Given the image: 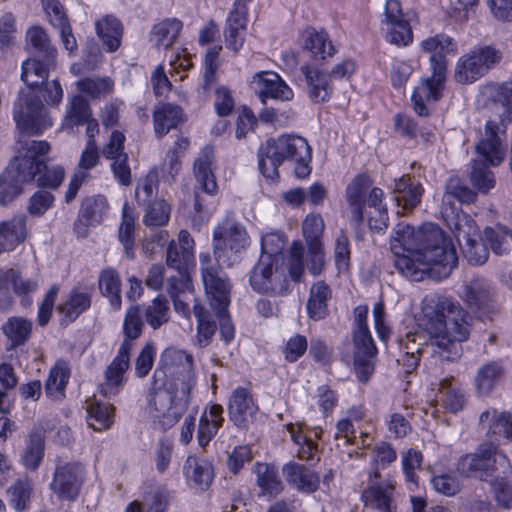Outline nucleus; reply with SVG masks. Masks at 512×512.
Masks as SVG:
<instances>
[{
    "mask_svg": "<svg viewBox=\"0 0 512 512\" xmlns=\"http://www.w3.org/2000/svg\"><path fill=\"white\" fill-rule=\"evenodd\" d=\"M391 250L395 268L411 281L446 278L457 265L451 240L433 223H425L418 230L398 223L393 230Z\"/></svg>",
    "mask_w": 512,
    "mask_h": 512,
    "instance_id": "f257e3e1",
    "label": "nucleus"
},
{
    "mask_svg": "<svg viewBox=\"0 0 512 512\" xmlns=\"http://www.w3.org/2000/svg\"><path fill=\"white\" fill-rule=\"evenodd\" d=\"M472 317L452 299L444 298L437 304V311L425 323L424 331L407 333L400 339L399 346L404 352L402 364L406 371L414 370L419 364L423 346L431 347V353L441 361L455 362L460 359L462 343L469 337Z\"/></svg>",
    "mask_w": 512,
    "mask_h": 512,
    "instance_id": "f03ea898",
    "label": "nucleus"
},
{
    "mask_svg": "<svg viewBox=\"0 0 512 512\" xmlns=\"http://www.w3.org/2000/svg\"><path fill=\"white\" fill-rule=\"evenodd\" d=\"M159 365L163 372L156 370L154 379L160 373L167 379L163 386L154 387L147 398V411L162 428L174 426L186 412L192 389L196 385L193 357L184 350L169 347L161 356Z\"/></svg>",
    "mask_w": 512,
    "mask_h": 512,
    "instance_id": "7ed1b4c3",
    "label": "nucleus"
},
{
    "mask_svg": "<svg viewBox=\"0 0 512 512\" xmlns=\"http://www.w3.org/2000/svg\"><path fill=\"white\" fill-rule=\"evenodd\" d=\"M492 97L484 134L475 145L480 159L472 162L470 175L473 185L483 193L488 192L495 184L493 173L487 167L500 165L506 155L504 139L507 125L512 123V83L497 86Z\"/></svg>",
    "mask_w": 512,
    "mask_h": 512,
    "instance_id": "20e7f679",
    "label": "nucleus"
},
{
    "mask_svg": "<svg viewBox=\"0 0 512 512\" xmlns=\"http://www.w3.org/2000/svg\"><path fill=\"white\" fill-rule=\"evenodd\" d=\"M13 116L20 134L15 144V154L5 170L16 181L29 183L37 179L45 168V155L50 145L46 141L32 140L27 136L41 134L53 122L45 107L28 99L14 106Z\"/></svg>",
    "mask_w": 512,
    "mask_h": 512,
    "instance_id": "39448f33",
    "label": "nucleus"
},
{
    "mask_svg": "<svg viewBox=\"0 0 512 512\" xmlns=\"http://www.w3.org/2000/svg\"><path fill=\"white\" fill-rule=\"evenodd\" d=\"M419 50L421 54L429 55L432 74L423 79L414 89L411 100L414 111L420 116H427V104L436 102L442 97L447 72V56L456 55L458 45L453 38L440 33L421 40Z\"/></svg>",
    "mask_w": 512,
    "mask_h": 512,
    "instance_id": "423d86ee",
    "label": "nucleus"
},
{
    "mask_svg": "<svg viewBox=\"0 0 512 512\" xmlns=\"http://www.w3.org/2000/svg\"><path fill=\"white\" fill-rule=\"evenodd\" d=\"M311 148L307 140L297 135L283 134L266 140L258 150V165L264 177L275 180L279 176L278 168L284 162L294 165L298 178L311 173Z\"/></svg>",
    "mask_w": 512,
    "mask_h": 512,
    "instance_id": "0eeeda50",
    "label": "nucleus"
},
{
    "mask_svg": "<svg viewBox=\"0 0 512 512\" xmlns=\"http://www.w3.org/2000/svg\"><path fill=\"white\" fill-rule=\"evenodd\" d=\"M459 469L491 485L499 486L512 475L508 457L492 444H483L475 453L462 457Z\"/></svg>",
    "mask_w": 512,
    "mask_h": 512,
    "instance_id": "6e6552de",
    "label": "nucleus"
},
{
    "mask_svg": "<svg viewBox=\"0 0 512 512\" xmlns=\"http://www.w3.org/2000/svg\"><path fill=\"white\" fill-rule=\"evenodd\" d=\"M249 245L245 227L232 218H225L213 231L215 258L223 264L231 265Z\"/></svg>",
    "mask_w": 512,
    "mask_h": 512,
    "instance_id": "1a4fd4ad",
    "label": "nucleus"
},
{
    "mask_svg": "<svg viewBox=\"0 0 512 512\" xmlns=\"http://www.w3.org/2000/svg\"><path fill=\"white\" fill-rule=\"evenodd\" d=\"M447 224L467 261L475 266L484 264L489 253L485 245L479 241V228L475 220L470 215L461 212L448 219Z\"/></svg>",
    "mask_w": 512,
    "mask_h": 512,
    "instance_id": "9d476101",
    "label": "nucleus"
},
{
    "mask_svg": "<svg viewBox=\"0 0 512 512\" xmlns=\"http://www.w3.org/2000/svg\"><path fill=\"white\" fill-rule=\"evenodd\" d=\"M249 283L260 294L285 295L288 292V280L282 264L266 256H260L251 271Z\"/></svg>",
    "mask_w": 512,
    "mask_h": 512,
    "instance_id": "9b49d317",
    "label": "nucleus"
},
{
    "mask_svg": "<svg viewBox=\"0 0 512 512\" xmlns=\"http://www.w3.org/2000/svg\"><path fill=\"white\" fill-rule=\"evenodd\" d=\"M380 29L391 44L407 46L413 41L411 26L399 0H386L380 17Z\"/></svg>",
    "mask_w": 512,
    "mask_h": 512,
    "instance_id": "f8f14e48",
    "label": "nucleus"
},
{
    "mask_svg": "<svg viewBox=\"0 0 512 512\" xmlns=\"http://www.w3.org/2000/svg\"><path fill=\"white\" fill-rule=\"evenodd\" d=\"M394 490L395 482L392 479H381L378 471H370L367 486L361 493V500L366 507L380 512H395Z\"/></svg>",
    "mask_w": 512,
    "mask_h": 512,
    "instance_id": "ddd939ff",
    "label": "nucleus"
},
{
    "mask_svg": "<svg viewBox=\"0 0 512 512\" xmlns=\"http://www.w3.org/2000/svg\"><path fill=\"white\" fill-rule=\"evenodd\" d=\"M83 482V466L79 463H64L55 469L51 489L61 499L74 500Z\"/></svg>",
    "mask_w": 512,
    "mask_h": 512,
    "instance_id": "4468645a",
    "label": "nucleus"
},
{
    "mask_svg": "<svg viewBox=\"0 0 512 512\" xmlns=\"http://www.w3.org/2000/svg\"><path fill=\"white\" fill-rule=\"evenodd\" d=\"M100 162V154L95 139H88L81 152L77 168L71 176L65 200L71 202L77 195L80 187L91 178V170Z\"/></svg>",
    "mask_w": 512,
    "mask_h": 512,
    "instance_id": "2eb2a0df",
    "label": "nucleus"
},
{
    "mask_svg": "<svg viewBox=\"0 0 512 512\" xmlns=\"http://www.w3.org/2000/svg\"><path fill=\"white\" fill-rule=\"evenodd\" d=\"M202 280L208 301L227 302V292H231V284L221 275L217 267L212 264L209 253H200Z\"/></svg>",
    "mask_w": 512,
    "mask_h": 512,
    "instance_id": "dca6fc26",
    "label": "nucleus"
},
{
    "mask_svg": "<svg viewBox=\"0 0 512 512\" xmlns=\"http://www.w3.org/2000/svg\"><path fill=\"white\" fill-rule=\"evenodd\" d=\"M130 365V352L128 344L120 345L118 353L104 372V382L100 385L101 393L106 397L116 395L125 385Z\"/></svg>",
    "mask_w": 512,
    "mask_h": 512,
    "instance_id": "f3484780",
    "label": "nucleus"
},
{
    "mask_svg": "<svg viewBox=\"0 0 512 512\" xmlns=\"http://www.w3.org/2000/svg\"><path fill=\"white\" fill-rule=\"evenodd\" d=\"M252 84L263 104L268 98L278 101H290L294 97L293 90L275 72H260L253 77Z\"/></svg>",
    "mask_w": 512,
    "mask_h": 512,
    "instance_id": "a211bd4d",
    "label": "nucleus"
},
{
    "mask_svg": "<svg viewBox=\"0 0 512 512\" xmlns=\"http://www.w3.org/2000/svg\"><path fill=\"white\" fill-rule=\"evenodd\" d=\"M466 304L475 310L489 312L497 304V292L487 280L476 278L463 287L461 294Z\"/></svg>",
    "mask_w": 512,
    "mask_h": 512,
    "instance_id": "6ab92c4d",
    "label": "nucleus"
},
{
    "mask_svg": "<svg viewBox=\"0 0 512 512\" xmlns=\"http://www.w3.org/2000/svg\"><path fill=\"white\" fill-rule=\"evenodd\" d=\"M372 186V179L366 173L357 174L345 189V200L349 206L351 222L359 226L364 219L365 199Z\"/></svg>",
    "mask_w": 512,
    "mask_h": 512,
    "instance_id": "aec40b11",
    "label": "nucleus"
},
{
    "mask_svg": "<svg viewBox=\"0 0 512 512\" xmlns=\"http://www.w3.org/2000/svg\"><path fill=\"white\" fill-rule=\"evenodd\" d=\"M300 71L309 99L316 104L329 101L333 94V83L328 73L308 64L302 65Z\"/></svg>",
    "mask_w": 512,
    "mask_h": 512,
    "instance_id": "412c9836",
    "label": "nucleus"
},
{
    "mask_svg": "<svg viewBox=\"0 0 512 512\" xmlns=\"http://www.w3.org/2000/svg\"><path fill=\"white\" fill-rule=\"evenodd\" d=\"M183 475L190 487L203 491L214 479V467L207 458L189 455L183 465Z\"/></svg>",
    "mask_w": 512,
    "mask_h": 512,
    "instance_id": "4be33fe9",
    "label": "nucleus"
},
{
    "mask_svg": "<svg viewBox=\"0 0 512 512\" xmlns=\"http://www.w3.org/2000/svg\"><path fill=\"white\" fill-rule=\"evenodd\" d=\"M194 260V240L187 230H181L178 241L172 240L166 250V263L176 270H187Z\"/></svg>",
    "mask_w": 512,
    "mask_h": 512,
    "instance_id": "5701e85b",
    "label": "nucleus"
},
{
    "mask_svg": "<svg viewBox=\"0 0 512 512\" xmlns=\"http://www.w3.org/2000/svg\"><path fill=\"white\" fill-rule=\"evenodd\" d=\"M258 411V406L251 392L244 387H237L231 394L228 412L231 421L239 427L245 426L249 418Z\"/></svg>",
    "mask_w": 512,
    "mask_h": 512,
    "instance_id": "b1692460",
    "label": "nucleus"
},
{
    "mask_svg": "<svg viewBox=\"0 0 512 512\" xmlns=\"http://www.w3.org/2000/svg\"><path fill=\"white\" fill-rule=\"evenodd\" d=\"M429 399L434 405L440 404L445 410L455 413L463 408L465 398L459 384L452 378L442 379L438 383L437 392L431 391Z\"/></svg>",
    "mask_w": 512,
    "mask_h": 512,
    "instance_id": "393cba45",
    "label": "nucleus"
},
{
    "mask_svg": "<svg viewBox=\"0 0 512 512\" xmlns=\"http://www.w3.org/2000/svg\"><path fill=\"white\" fill-rule=\"evenodd\" d=\"M48 77V63H43L36 59H27L22 63V73L21 79L30 89L28 93L20 92V96L18 102L15 104H19L20 101L22 103L25 102V99L29 101L39 102L43 107L42 102L37 99L36 95L31 91L32 88L38 87L40 84L44 83Z\"/></svg>",
    "mask_w": 512,
    "mask_h": 512,
    "instance_id": "a878e982",
    "label": "nucleus"
},
{
    "mask_svg": "<svg viewBox=\"0 0 512 512\" xmlns=\"http://www.w3.org/2000/svg\"><path fill=\"white\" fill-rule=\"evenodd\" d=\"M282 472L286 482L300 492L312 493L319 487L318 475L303 465L291 462L283 466Z\"/></svg>",
    "mask_w": 512,
    "mask_h": 512,
    "instance_id": "bb28decb",
    "label": "nucleus"
},
{
    "mask_svg": "<svg viewBox=\"0 0 512 512\" xmlns=\"http://www.w3.org/2000/svg\"><path fill=\"white\" fill-rule=\"evenodd\" d=\"M95 31L108 52H115L121 45L123 25L113 15H105L95 21Z\"/></svg>",
    "mask_w": 512,
    "mask_h": 512,
    "instance_id": "cd10ccee",
    "label": "nucleus"
},
{
    "mask_svg": "<svg viewBox=\"0 0 512 512\" xmlns=\"http://www.w3.org/2000/svg\"><path fill=\"white\" fill-rule=\"evenodd\" d=\"M424 189L419 182L411 180L409 175H403L394 180L393 193L399 206L404 209L416 207L421 200Z\"/></svg>",
    "mask_w": 512,
    "mask_h": 512,
    "instance_id": "c85d7f7f",
    "label": "nucleus"
},
{
    "mask_svg": "<svg viewBox=\"0 0 512 512\" xmlns=\"http://www.w3.org/2000/svg\"><path fill=\"white\" fill-rule=\"evenodd\" d=\"M479 425L488 434L504 435L512 440V413L488 408L480 414Z\"/></svg>",
    "mask_w": 512,
    "mask_h": 512,
    "instance_id": "c756f323",
    "label": "nucleus"
},
{
    "mask_svg": "<svg viewBox=\"0 0 512 512\" xmlns=\"http://www.w3.org/2000/svg\"><path fill=\"white\" fill-rule=\"evenodd\" d=\"M183 120L182 109L171 103H159L153 111L154 131L163 137Z\"/></svg>",
    "mask_w": 512,
    "mask_h": 512,
    "instance_id": "7c9ffc66",
    "label": "nucleus"
},
{
    "mask_svg": "<svg viewBox=\"0 0 512 512\" xmlns=\"http://www.w3.org/2000/svg\"><path fill=\"white\" fill-rule=\"evenodd\" d=\"M26 224L23 217H14L0 223V254L13 251L26 238Z\"/></svg>",
    "mask_w": 512,
    "mask_h": 512,
    "instance_id": "2f4dec72",
    "label": "nucleus"
},
{
    "mask_svg": "<svg viewBox=\"0 0 512 512\" xmlns=\"http://www.w3.org/2000/svg\"><path fill=\"white\" fill-rule=\"evenodd\" d=\"M137 215L135 210L125 202L122 206V218L118 228V240L123 246L124 255L128 259L135 256V227Z\"/></svg>",
    "mask_w": 512,
    "mask_h": 512,
    "instance_id": "473e14b6",
    "label": "nucleus"
},
{
    "mask_svg": "<svg viewBox=\"0 0 512 512\" xmlns=\"http://www.w3.org/2000/svg\"><path fill=\"white\" fill-rule=\"evenodd\" d=\"M212 159V150L206 148L194 162V174L199 187L209 195H214L218 191L215 176L211 170Z\"/></svg>",
    "mask_w": 512,
    "mask_h": 512,
    "instance_id": "72a5a7b5",
    "label": "nucleus"
},
{
    "mask_svg": "<svg viewBox=\"0 0 512 512\" xmlns=\"http://www.w3.org/2000/svg\"><path fill=\"white\" fill-rule=\"evenodd\" d=\"M3 272L10 283L15 295L22 298L23 305H29L28 296L35 293L39 288L38 275L26 276L19 269L8 268Z\"/></svg>",
    "mask_w": 512,
    "mask_h": 512,
    "instance_id": "f704fd0d",
    "label": "nucleus"
},
{
    "mask_svg": "<svg viewBox=\"0 0 512 512\" xmlns=\"http://www.w3.org/2000/svg\"><path fill=\"white\" fill-rule=\"evenodd\" d=\"M253 471L256 475V484L260 488L262 495L273 497L282 492L283 483L274 465L258 462L254 465Z\"/></svg>",
    "mask_w": 512,
    "mask_h": 512,
    "instance_id": "c9c22d12",
    "label": "nucleus"
},
{
    "mask_svg": "<svg viewBox=\"0 0 512 512\" xmlns=\"http://www.w3.org/2000/svg\"><path fill=\"white\" fill-rule=\"evenodd\" d=\"M70 377L68 364L58 360L51 368L45 382V393L51 400L60 401L65 397V389Z\"/></svg>",
    "mask_w": 512,
    "mask_h": 512,
    "instance_id": "e433bc0d",
    "label": "nucleus"
},
{
    "mask_svg": "<svg viewBox=\"0 0 512 512\" xmlns=\"http://www.w3.org/2000/svg\"><path fill=\"white\" fill-rule=\"evenodd\" d=\"M90 305V293L75 288L69 293L65 302L58 306L57 310L63 316V322L71 323L76 320L80 314L85 312Z\"/></svg>",
    "mask_w": 512,
    "mask_h": 512,
    "instance_id": "4c0bfd02",
    "label": "nucleus"
},
{
    "mask_svg": "<svg viewBox=\"0 0 512 512\" xmlns=\"http://www.w3.org/2000/svg\"><path fill=\"white\" fill-rule=\"evenodd\" d=\"M98 286L101 294L109 300L110 306L119 310L121 300V279L118 272L113 268L102 270L98 277Z\"/></svg>",
    "mask_w": 512,
    "mask_h": 512,
    "instance_id": "58836bf2",
    "label": "nucleus"
},
{
    "mask_svg": "<svg viewBox=\"0 0 512 512\" xmlns=\"http://www.w3.org/2000/svg\"><path fill=\"white\" fill-rule=\"evenodd\" d=\"M222 412L223 408L221 405L213 404L208 412L202 414L197 435L201 447L207 446L222 426L224 420Z\"/></svg>",
    "mask_w": 512,
    "mask_h": 512,
    "instance_id": "ea45409f",
    "label": "nucleus"
},
{
    "mask_svg": "<svg viewBox=\"0 0 512 512\" xmlns=\"http://www.w3.org/2000/svg\"><path fill=\"white\" fill-rule=\"evenodd\" d=\"M505 370L498 361L482 365L475 376V387L480 395H488L504 376Z\"/></svg>",
    "mask_w": 512,
    "mask_h": 512,
    "instance_id": "a19ab883",
    "label": "nucleus"
},
{
    "mask_svg": "<svg viewBox=\"0 0 512 512\" xmlns=\"http://www.w3.org/2000/svg\"><path fill=\"white\" fill-rule=\"evenodd\" d=\"M1 330L11 345L17 347L29 340L32 322L21 316H11L3 323Z\"/></svg>",
    "mask_w": 512,
    "mask_h": 512,
    "instance_id": "79ce46f5",
    "label": "nucleus"
},
{
    "mask_svg": "<svg viewBox=\"0 0 512 512\" xmlns=\"http://www.w3.org/2000/svg\"><path fill=\"white\" fill-rule=\"evenodd\" d=\"M330 297L331 289L324 281H318L311 286L307 302V312L311 319L318 321L326 316Z\"/></svg>",
    "mask_w": 512,
    "mask_h": 512,
    "instance_id": "37998d69",
    "label": "nucleus"
},
{
    "mask_svg": "<svg viewBox=\"0 0 512 512\" xmlns=\"http://www.w3.org/2000/svg\"><path fill=\"white\" fill-rule=\"evenodd\" d=\"M193 314L197 320L195 345L200 348L208 346L216 331V325L212 321L209 311L200 303L193 306Z\"/></svg>",
    "mask_w": 512,
    "mask_h": 512,
    "instance_id": "c03bdc74",
    "label": "nucleus"
},
{
    "mask_svg": "<svg viewBox=\"0 0 512 512\" xmlns=\"http://www.w3.org/2000/svg\"><path fill=\"white\" fill-rule=\"evenodd\" d=\"M183 24L176 18H167L156 25L151 31V41L159 48H168L179 36Z\"/></svg>",
    "mask_w": 512,
    "mask_h": 512,
    "instance_id": "a18cd8bd",
    "label": "nucleus"
},
{
    "mask_svg": "<svg viewBox=\"0 0 512 512\" xmlns=\"http://www.w3.org/2000/svg\"><path fill=\"white\" fill-rule=\"evenodd\" d=\"M44 436L40 429L33 430L27 440L22 454V462L27 469L35 470L44 456Z\"/></svg>",
    "mask_w": 512,
    "mask_h": 512,
    "instance_id": "49530a36",
    "label": "nucleus"
},
{
    "mask_svg": "<svg viewBox=\"0 0 512 512\" xmlns=\"http://www.w3.org/2000/svg\"><path fill=\"white\" fill-rule=\"evenodd\" d=\"M91 116L87 101L79 95L70 98L62 129L72 131L75 126L84 124Z\"/></svg>",
    "mask_w": 512,
    "mask_h": 512,
    "instance_id": "de8ad7c7",
    "label": "nucleus"
},
{
    "mask_svg": "<svg viewBox=\"0 0 512 512\" xmlns=\"http://www.w3.org/2000/svg\"><path fill=\"white\" fill-rule=\"evenodd\" d=\"M143 327L144 323L140 307L137 305L130 306L126 311L123 322L124 340L121 343V345L128 344L130 353L134 346V340L141 336Z\"/></svg>",
    "mask_w": 512,
    "mask_h": 512,
    "instance_id": "09e8293b",
    "label": "nucleus"
},
{
    "mask_svg": "<svg viewBox=\"0 0 512 512\" xmlns=\"http://www.w3.org/2000/svg\"><path fill=\"white\" fill-rule=\"evenodd\" d=\"M88 426L95 431H103L113 423V407L107 403H92L87 408Z\"/></svg>",
    "mask_w": 512,
    "mask_h": 512,
    "instance_id": "8fccbe9b",
    "label": "nucleus"
},
{
    "mask_svg": "<svg viewBox=\"0 0 512 512\" xmlns=\"http://www.w3.org/2000/svg\"><path fill=\"white\" fill-rule=\"evenodd\" d=\"M483 75L470 52L463 54L455 64L454 78L460 84L473 83Z\"/></svg>",
    "mask_w": 512,
    "mask_h": 512,
    "instance_id": "3c124183",
    "label": "nucleus"
},
{
    "mask_svg": "<svg viewBox=\"0 0 512 512\" xmlns=\"http://www.w3.org/2000/svg\"><path fill=\"white\" fill-rule=\"evenodd\" d=\"M305 48L315 57L324 60L334 54L335 49L324 31H308Z\"/></svg>",
    "mask_w": 512,
    "mask_h": 512,
    "instance_id": "603ef678",
    "label": "nucleus"
},
{
    "mask_svg": "<svg viewBox=\"0 0 512 512\" xmlns=\"http://www.w3.org/2000/svg\"><path fill=\"white\" fill-rule=\"evenodd\" d=\"M484 236L495 254L503 255L510 249L512 230L502 225H496L495 227H487L484 230Z\"/></svg>",
    "mask_w": 512,
    "mask_h": 512,
    "instance_id": "864d4df0",
    "label": "nucleus"
},
{
    "mask_svg": "<svg viewBox=\"0 0 512 512\" xmlns=\"http://www.w3.org/2000/svg\"><path fill=\"white\" fill-rule=\"evenodd\" d=\"M284 234L278 231L267 232L261 237V255L272 258L273 262L283 264L282 250L285 247Z\"/></svg>",
    "mask_w": 512,
    "mask_h": 512,
    "instance_id": "5fc2aeb1",
    "label": "nucleus"
},
{
    "mask_svg": "<svg viewBox=\"0 0 512 512\" xmlns=\"http://www.w3.org/2000/svg\"><path fill=\"white\" fill-rule=\"evenodd\" d=\"M77 89L91 98H100L113 91L114 84L108 77L85 78L76 82Z\"/></svg>",
    "mask_w": 512,
    "mask_h": 512,
    "instance_id": "6e6d98bb",
    "label": "nucleus"
},
{
    "mask_svg": "<svg viewBox=\"0 0 512 512\" xmlns=\"http://www.w3.org/2000/svg\"><path fill=\"white\" fill-rule=\"evenodd\" d=\"M10 505L17 511L27 508L32 494V486L28 479H19L7 491Z\"/></svg>",
    "mask_w": 512,
    "mask_h": 512,
    "instance_id": "4d7b16f0",
    "label": "nucleus"
},
{
    "mask_svg": "<svg viewBox=\"0 0 512 512\" xmlns=\"http://www.w3.org/2000/svg\"><path fill=\"white\" fill-rule=\"evenodd\" d=\"M208 302L219 320L221 338L226 343H229L234 339L235 335V329L227 310L230 304V292H227V302L225 304L221 303L220 301H214V303H212L211 301Z\"/></svg>",
    "mask_w": 512,
    "mask_h": 512,
    "instance_id": "13d9d810",
    "label": "nucleus"
},
{
    "mask_svg": "<svg viewBox=\"0 0 512 512\" xmlns=\"http://www.w3.org/2000/svg\"><path fill=\"white\" fill-rule=\"evenodd\" d=\"M171 206L165 200H156L148 205L143 222L146 226H164L170 218Z\"/></svg>",
    "mask_w": 512,
    "mask_h": 512,
    "instance_id": "bf43d9fd",
    "label": "nucleus"
},
{
    "mask_svg": "<svg viewBox=\"0 0 512 512\" xmlns=\"http://www.w3.org/2000/svg\"><path fill=\"white\" fill-rule=\"evenodd\" d=\"M147 323L154 329H158L169 320V306L166 299L156 297L145 309Z\"/></svg>",
    "mask_w": 512,
    "mask_h": 512,
    "instance_id": "052dcab7",
    "label": "nucleus"
},
{
    "mask_svg": "<svg viewBox=\"0 0 512 512\" xmlns=\"http://www.w3.org/2000/svg\"><path fill=\"white\" fill-rule=\"evenodd\" d=\"M324 221L319 214H309L302 223V233L307 246L322 245V234L324 231Z\"/></svg>",
    "mask_w": 512,
    "mask_h": 512,
    "instance_id": "680f3d73",
    "label": "nucleus"
},
{
    "mask_svg": "<svg viewBox=\"0 0 512 512\" xmlns=\"http://www.w3.org/2000/svg\"><path fill=\"white\" fill-rule=\"evenodd\" d=\"M27 41L36 52L45 56L48 61L55 58L56 50L51 46L48 36L42 28H30L27 31Z\"/></svg>",
    "mask_w": 512,
    "mask_h": 512,
    "instance_id": "e2e57ef3",
    "label": "nucleus"
},
{
    "mask_svg": "<svg viewBox=\"0 0 512 512\" xmlns=\"http://www.w3.org/2000/svg\"><path fill=\"white\" fill-rule=\"evenodd\" d=\"M422 461V453L412 448L402 455L401 464L405 479L414 486L418 484L417 471L421 468Z\"/></svg>",
    "mask_w": 512,
    "mask_h": 512,
    "instance_id": "0e129e2a",
    "label": "nucleus"
},
{
    "mask_svg": "<svg viewBox=\"0 0 512 512\" xmlns=\"http://www.w3.org/2000/svg\"><path fill=\"white\" fill-rule=\"evenodd\" d=\"M434 490L445 496H454L461 489V482L455 472L434 475L431 479Z\"/></svg>",
    "mask_w": 512,
    "mask_h": 512,
    "instance_id": "69168bd1",
    "label": "nucleus"
},
{
    "mask_svg": "<svg viewBox=\"0 0 512 512\" xmlns=\"http://www.w3.org/2000/svg\"><path fill=\"white\" fill-rule=\"evenodd\" d=\"M22 184L5 170L0 175V205L6 206L13 202L22 193Z\"/></svg>",
    "mask_w": 512,
    "mask_h": 512,
    "instance_id": "338daca9",
    "label": "nucleus"
},
{
    "mask_svg": "<svg viewBox=\"0 0 512 512\" xmlns=\"http://www.w3.org/2000/svg\"><path fill=\"white\" fill-rule=\"evenodd\" d=\"M108 210L106 198L97 196L88 198L81 208L82 216L85 217L90 224L101 222L103 215Z\"/></svg>",
    "mask_w": 512,
    "mask_h": 512,
    "instance_id": "774afa93",
    "label": "nucleus"
}]
</instances>
